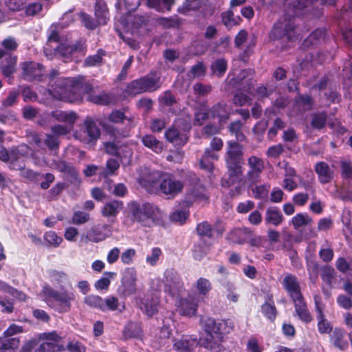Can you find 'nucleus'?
I'll return each mask as SVG.
<instances>
[{
    "label": "nucleus",
    "mask_w": 352,
    "mask_h": 352,
    "mask_svg": "<svg viewBox=\"0 0 352 352\" xmlns=\"http://www.w3.org/2000/svg\"><path fill=\"white\" fill-rule=\"evenodd\" d=\"M199 302V296L189 294L176 302L177 310L180 315L191 317L196 314Z\"/></svg>",
    "instance_id": "9b49d317"
},
{
    "label": "nucleus",
    "mask_w": 352,
    "mask_h": 352,
    "mask_svg": "<svg viewBox=\"0 0 352 352\" xmlns=\"http://www.w3.org/2000/svg\"><path fill=\"white\" fill-rule=\"evenodd\" d=\"M124 306L119 302L118 299L113 296L107 297L102 300V311H122Z\"/></svg>",
    "instance_id": "7c9ffc66"
},
{
    "label": "nucleus",
    "mask_w": 352,
    "mask_h": 352,
    "mask_svg": "<svg viewBox=\"0 0 352 352\" xmlns=\"http://www.w3.org/2000/svg\"><path fill=\"white\" fill-rule=\"evenodd\" d=\"M140 182L148 190H160L162 194L170 197L177 196L184 188V184L173 175H162L158 171L149 173L146 177L141 179Z\"/></svg>",
    "instance_id": "f257e3e1"
},
{
    "label": "nucleus",
    "mask_w": 352,
    "mask_h": 352,
    "mask_svg": "<svg viewBox=\"0 0 352 352\" xmlns=\"http://www.w3.org/2000/svg\"><path fill=\"white\" fill-rule=\"evenodd\" d=\"M44 239L50 245L54 247H58L63 241L62 237L58 236L53 231L46 232Z\"/></svg>",
    "instance_id": "680f3d73"
},
{
    "label": "nucleus",
    "mask_w": 352,
    "mask_h": 352,
    "mask_svg": "<svg viewBox=\"0 0 352 352\" xmlns=\"http://www.w3.org/2000/svg\"><path fill=\"white\" fill-rule=\"evenodd\" d=\"M283 284L293 300L302 297L299 283L295 276L286 274L283 278Z\"/></svg>",
    "instance_id": "6ab92c4d"
},
{
    "label": "nucleus",
    "mask_w": 352,
    "mask_h": 352,
    "mask_svg": "<svg viewBox=\"0 0 352 352\" xmlns=\"http://www.w3.org/2000/svg\"><path fill=\"white\" fill-rule=\"evenodd\" d=\"M159 303V293L155 292L151 295H147L144 298L140 299L139 307L144 314L148 317H151L157 312Z\"/></svg>",
    "instance_id": "2eb2a0df"
},
{
    "label": "nucleus",
    "mask_w": 352,
    "mask_h": 352,
    "mask_svg": "<svg viewBox=\"0 0 352 352\" xmlns=\"http://www.w3.org/2000/svg\"><path fill=\"white\" fill-rule=\"evenodd\" d=\"M102 300L103 298L99 296L89 295L85 298L84 302L88 306L102 311Z\"/></svg>",
    "instance_id": "8fccbe9b"
},
{
    "label": "nucleus",
    "mask_w": 352,
    "mask_h": 352,
    "mask_svg": "<svg viewBox=\"0 0 352 352\" xmlns=\"http://www.w3.org/2000/svg\"><path fill=\"white\" fill-rule=\"evenodd\" d=\"M199 0H186L183 6L178 8V12L182 14H187L191 10L199 8Z\"/></svg>",
    "instance_id": "3c124183"
},
{
    "label": "nucleus",
    "mask_w": 352,
    "mask_h": 352,
    "mask_svg": "<svg viewBox=\"0 0 352 352\" xmlns=\"http://www.w3.org/2000/svg\"><path fill=\"white\" fill-rule=\"evenodd\" d=\"M95 15L99 24L104 25L109 20V12L106 3L102 1H98L96 3Z\"/></svg>",
    "instance_id": "72a5a7b5"
},
{
    "label": "nucleus",
    "mask_w": 352,
    "mask_h": 352,
    "mask_svg": "<svg viewBox=\"0 0 352 352\" xmlns=\"http://www.w3.org/2000/svg\"><path fill=\"white\" fill-rule=\"evenodd\" d=\"M283 220L284 217L279 208L275 206H270L267 208L265 215L266 223L278 226L283 223Z\"/></svg>",
    "instance_id": "412c9836"
},
{
    "label": "nucleus",
    "mask_w": 352,
    "mask_h": 352,
    "mask_svg": "<svg viewBox=\"0 0 352 352\" xmlns=\"http://www.w3.org/2000/svg\"><path fill=\"white\" fill-rule=\"evenodd\" d=\"M311 222V218L307 213H298L292 219V223L295 229L309 226Z\"/></svg>",
    "instance_id": "4c0bfd02"
},
{
    "label": "nucleus",
    "mask_w": 352,
    "mask_h": 352,
    "mask_svg": "<svg viewBox=\"0 0 352 352\" xmlns=\"http://www.w3.org/2000/svg\"><path fill=\"white\" fill-rule=\"evenodd\" d=\"M317 319L318 320V330L321 333H329L331 332L332 327L330 324L324 320L323 314L317 315Z\"/></svg>",
    "instance_id": "0e129e2a"
},
{
    "label": "nucleus",
    "mask_w": 352,
    "mask_h": 352,
    "mask_svg": "<svg viewBox=\"0 0 352 352\" xmlns=\"http://www.w3.org/2000/svg\"><path fill=\"white\" fill-rule=\"evenodd\" d=\"M145 4L150 8L158 12L170 11L174 4V0H144Z\"/></svg>",
    "instance_id": "c85d7f7f"
},
{
    "label": "nucleus",
    "mask_w": 352,
    "mask_h": 352,
    "mask_svg": "<svg viewBox=\"0 0 352 352\" xmlns=\"http://www.w3.org/2000/svg\"><path fill=\"white\" fill-rule=\"evenodd\" d=\"M123 208V203L120 201H111L104 205L101 213L104 217H116Z\"/></svg>",
    "instance_id": "a878e982"
},
{
    "label": "nucleus",
    "mask_w": 352,
    "mask_h": 352,
    "mask_svg": "<svg viewBox=\"0 0 352 352\" xmlns=\"http://www.w3.org/2000/svg\"><path fill=\"white\" fill-rule=\"evenodd\" d=\"M296 107L299 111H305L311 109L312 99L308 95H299L296 98Z\"/></svg>",
    "instance_id": "ea45409f"
},
{
    "label": "nucleus",
    "mask_w": 352,
    "mask_h": 352,
    "mask_svg": "<svg viewBox=\"0 0 352 352\" xmlns=\"http://www.w3.org/2000/svg\"><path fill=\"white\" fill-rule=\"evenodd\" d=\"M41 295L49 307L59 313L69 311L71 309V302L76 298L74 292H58L49 285H45L43 287Z\"/></svg>",
    "instance_id": "423d86ee"
},
{
    "label": "nucleus",
    "mask_w": 352,
    "mask_h": 352,
    "mask_svg": "<svg viewBox=\"0 0 352 352\" xmlns=\"http://www.w3.org/2000/svg\"><path fill=\"white\" fill-rule=\"evenodd\" d=\"M212 116L219 119V122H226L228 118V113L226 109V104L224 103H218L211 109Z\"/></svg>",
    "instance_id": "58836bf2"
},
{
    "label": "nucleus",
    "mask_w": 352,
    "mask_h": 352,
    "mask_svg": "<svg viewBox=\"0 0 352 352\" xmlns=\"http://www.w3.org/2000/svg\"><path fill=\"white\" fill-rule=\"evenodd\" d=\"M344 333L340 329H336L332 335V341L335 346L340 348V349H344L346 348L348 344L347 342L343 340Z\"/></svg>",
    "instance_id": "09e8293b"
},
{
    "label": "nucleus",
    "mask_w": 352,
    "mask_h": 352,
    "mask_svg": "<svg viewBox=\"0 0 352 352\" xmlns=\"http://www.w3.org/2000/svg\"><path fill=\"white\" fill-rule=\"evenodd\" d=\"M270 36L274 40L292 41L295 37V27L290 19H280L274 26Z\"/></svg>",
    "instance_id": "6e6552de"
},
{
    "label": "nucleus",
    "mask_w": 352,
    "mask_h": 352,
    "mask_svg": "<svg viewBox=\"0 0 352 352\" xmlns=\"http://www.w3.org/2000/svg\"><path fill=\"white\" fill-rule=\"evenodd\" d=\"M248 164L250 167L248 173L249 179L252 182H258L264 169V162L256 156H251L248 160Z\"/></svg>",
    "instance_id": "a211bd4d"
},
{
    "label": "nucleus",
    "mask_w": 352,
    "mask_h": 352,
    "mask_svg": "<svg viewBox=\"0 0 352 352\" xmlns=\"http://www.w3.org/2000/svg\"><path fill=\"white\" fill-rule=\"evenodd\" d=\"M107 120L114 124L122 123L124 120L130 122V120L124 114V113L118 110L113 111L108 116Z\"/></svg>",
    "instance_id": "4d7b16f0"
},
{
    "label": "nucleus",
    "mask_w": 352,
    "mask_h": 352,
    "mask_svg": "<svg viewBox=\"0 0 352 352\" xmlns=\"http://www.w3.org/2000/svg\"><path fill=\"white\" fill-rule=\"evenodd\" d=\"M326 121L327 114L325 113H317L313 115L311 124L316 129H321L324 127Z\"/></svg>",
    "instance_id": "de8ad7c7"
},
{
    "label": "nucleus",
    "mask_w": 352,
    "mask_h": 352,
    "mask_svg": "<svg viewBox=\"0 0 352 352\" xmlns=\"http://www.w3.org/2000/svg\"><path fill=\"white\" fill-rule=\"evenodd\" d=\"M43 342L41 344L38 352H63L58 349L56 342L59 336L55 333H45L41 336Z\"/></svg>",
    "instance_id": "dca6fc26"
},
{
    "label": "nucleus",
    "mask_w": 352,
    "mask_h": 352,
    "mask_svg": "<svg viewBox=\"0 0 352 352\" xmlns=\"http://www.w3.org/2000/svg\"><path fill=\"white\" fill-rule=\"evenodd\" d=\"M129 213L134 221L143 226H151V223H157L162 219V212L157 206L150 203L139 204L132 201L128 205Z\"/></svg>",
    "instance_id": "39448f33"
},
{
    "label": "nucleus",
    "mask_w": 352,
    "mask_h": 352,
    "mask_svg": "<svg viewBox=\"0 0 352 352\" xmlns=\"http://www.w3.org/2000/svg\"><path fill=\"white\" fill-rule=\"evenodd\" d=\"M335 0H321L322 3L332 4ZM313 3V0H296L292 8H289L287 14L289 16H298L303 12V9L308 8Z\"/></svg>",
    "instance_id": "aec40b11"
},
{
    "label": "nucleus",
    "mask_w": 352,
    "mask_h": 352,
    "mask_svg": "<svg viewBox=\"0 0 352 352\" xmlns=\"http://www.w3.org/2000/svg\"><path fill=\"white\" fill-rule=\"evenodd\" d=\"M103 55L104 53L102 50L98 51L96 54L88 56L85 60V65L88 67H95L100 65Z\"/></svg>",
    "instance_id": "13d9d810"
},
{
    "label": "nucleus",
    "mask_w": 352,
    "mask_h": 352,
    "mask_svg": "<svg viewBox=\"0 0 352 352\" xmlns=\"http://www.w3.org/2000/svg\"><path fill=\"white\" fill-rule=\"evenodd\" d=\"M296 312L297 313L298 317L304 322H309L311 320V317L307 309V307L305 303L303 301L302 297L293 300Z\"/></svg>",
    "instance_id": "473e14b6"
},
{
    "label": "nucleus",
    "mask_w": 352,
    "mask_h": 352,
    "mask_svg": "<svg viewBox=\"0 0 352 352\" xmlns=\"http://www.w3.org/2000/svg\"><path fill=\"white\" fill-rule=\"evenodd\" d=\"M142 331V328L139 324L129 322L124 328V335L126 338H136L141 336Z\"/></svg>",
    "instance_id": "a19ab883"
},
{
    "label": "nucleus",
    "mask_w": 352,
    "mask_h": 352,
    "mask_svg": "<svg viewBox=\"0 0 352 352\" xmlns=\"http://www.w3.org/2000/svg\"><path fill=\"white\" fill-rule=\"evenodd\" d=\"M315 170L318 175L320 182L322 184L329 182L333 178V171L325 162H320L317 163L315 165Z\"/></svg>",
    "instance_id": "393cba45"
},
{
    "label": "nucleus",
    "mask_w": 352,
    "mask_h": 352,
    "mask_svg": "<svg viewBox=\"0 0 352 352\" xmlns=\"http://www.w3.org/2000/svg\"><path fill=\"white\" fill-rule=\"evenodd\" d=\"M136 255V251L133 248L126 249L120 255L121 261L125 265H130L133 263Z\"/></svg>",
    "instance_id": "69168bd1"
},
{
    "label": "nucleus",
    "mask_w": 352,
    "mask_h": 352,
    "mask_svg": "<svg viewBox=\"0 0 352 352\" xmlns=\"http://www.w3.org/2000/svg\"><path fill=\"white\" fill-rule=\"evenodd\" d=\"M133 156V148L126 144L119 145L118 157L123 163H129Z\"/></svg>",
    "instance_id": "49530a36"
},
{
    "label": "nucleus",
    "mask_w": 352,
    "mask_h": 352,
    "mask_svg": "<svg viewBox=\"0 0 352 352\" xmlns=\"http://www.w3.org/2000/svg\"><path fill=\"white\" fill-rule=\"evenodd\" d=\"M162 250L159 248H153L146 258V262L151 266H155L162 256Z\"/></svg>",
    "instance_id": "5fc2aeb1"
},
{
    "label": "nucleus",
    "mask_w": 352,
    "mask_h": 352,
    "mask_svg": "<svg viewBox=\"0 0 352 352\" xmlns=\"http://www.w3.org/2000/svg\"><path fill=\"white\" fill-rule=\"evenodd\" d=\"M145 91H154L161 87L160 74L156 72H151L142 78Z\"/></svg>",
    "instance_id": "5701e85b"
},
{
    "label": "nucleus",
    "mask_w": 352,
    "mask_h": 352,
    "mask_svg": "<svg viewBox=\"0 0 352 352\" xmlns=\"http://www.w3.org/2000/svg\"><path fill=\"white\" fill-rule=\"evenodd\" d=\"M23 76L31 79L41 75L42 67L39 63L34 62H25L22 64Z\"/></svg>",
    "instance_id": "bb28decb"
},
{
    "label": "nucleus",
    "mask_w": 352,
    "mask_h": 352,
    "mask_svg": "<svg viewBox=\"0 0 352 352\" xmlns=\"http://www.w3.org/2000/svg\"><path fill=\"white\" fill-rule=\"evenodd\" d=\"M248 229L235 228L233 229L228 235V239L236 243H243L248 237Z\"/></svg>",
    "instance_id": "c9c22d12"
},
{
    "label": "nucleus",
    "mask_w": 352,
    "mask_h": 352,
    "mask_svg": "<svg viewBox=\"0 0 352 352\" xmlns=\"http://www.w3.org/2000/svg\"><path fill=\"white\" fill-rule=\"evenodd\" d=\"M16 63V56L10 55L2 63L1 66L3 74L9 77L15 72V66Z\"/></svg>",
    "instance_id": "e433bc0d"
},
{
    "label": "nucleus",
    "mask_w": 352,
    "mask_h": 352,
    "mask_svg": "<svg viewBox=\"0 0 352 352\" xmlns=\"http://www.w3.org/2000/svg\"><path fill=\"white\" fill-rule=\"evenodd\" d=\"M227 69V62L223 59L217 60L212 65V70L214 74L220 76L223 75Z\"/></svg>",
    "instance_id": "6e6d98bb"
},
{
    "label": "nucleus",
    "mask_w": 352,
    "mask_h": 352,
    "mask_svg": "<svg viewBox=\"0 0 352 352\" xmlns=\"http://www.w3.org/2000/svg\"><path fill=\"white\" fill-rule=\"evenodd\" d=\"M204 330L208 334L206 339L201 340V344L207 349L212 350V352H220L222 346L212 341V334L221 336L230 333L234 324L228 320H216L212 318H202L200 321Z\"/></svg>",
    "instance_id": "7ed1b4c3"
},
{
    "label": "nucleus",
    "mask_w": 352,
    "mask_h": 352,
    "mask_svg": "<svg viewBox=\"0 0 352 352\" xmlns=\"http://www.w3.org/2000/svg\"><path fill=\"white\" fill-rule=\"evenodd\" d=\"M52 116L56 121L63 122L65 124L72 126L76 120V115L74 112L63 111L61 110H56L52 112Z\"/></svg>",
    "instance_id": "cd10ccee"
},
{
    "label": "nucleus",
    "mask_w": 352,
    "mask_h": 352,
    "mask_svg": "<svg viewBox=\"0 0 352 352\" xmlns=\"http://www.w3.org/2000/svg\"><path fill=\"white\" fill-rule=\"evenodd\" d=\"M89 220V214L81 211H77L74 213L72 219V223L76 225H80L87 222Z\"/></svg>",
    "instance_id": "774afa93"
},
{
    "label": "nucleus",
    "mask_w": 352,
    "mask_h": 352,
    "mask_svg": "<svg viewBox=\"0 0 352 352\" xmlns=\"http://www.w3.org/2000/svg\"><path fill=\"white\" fill-rule=\"evenodd\" d=\"M208 252V248L205 245L204 243H199L194 245L192 250V254L194 258L196 260L200 261L202 259Z\"/></svg>",
    "instance_id": "bf43d9fd"
},
{
    "label": "nucleus",
    "mask_w": 352,
    "mask_h": 352,
    "mask_svg": "<svg viewBox=\"0 0 352 352\" xmlns=\"http://www.w3.org/2000/svg\"><path fill=\"white\" fill-rule=\"evenodd\" d=\"M131 18V16H129V19L126 21L122 19V16H120V23L124 28H128L129 21L133 23L132 25L134 28L141 27L142 25L146 24L148 21V18L144 16H135L133 19Z\"/></svg>",
    "instance_id": "c03bdc74"
},
{
    "label": "nucleus",
    "mask_w": 352,
    "mask_h": 352,
    "mask_svg": "<svg viewBox=\"0 0 352 352\" xmlns=\"http://www.w3.org/2000/svg\"><path fill=\"white\" fill-rule=\"evenodd\" d=\"M164 291L166 293L174 296L182 287L180 276L174 269H167L164 272Z\"/></svg>",
    "instance_id": "ddd939ff"
},
{
    "label": "nucleus",
    "mask_w": 352,
    "mask_h": 352,
    "mask_svg": "<svg viewBox=\"0 0 352 352\" xmlns=\"http://www.w3.org/2000/svg\"><path fill=\"white\" fill-rule=\"evenodd\" d=\"M188 177L191 180L192 187L189 190V195L192 196L194 201L199 202H207L209 195L206 188L199 184V179L195 173H190Z\"/></svg>",
    "instance_id": "4468645a"
},
{
    "label": "nucleus",
    "mask_w": 352,
    "mask_h": 352,
    "mask_svg": "<svg viewBox=\"0 0 352 352\" xmlns=\"http://www.w3.org/2000/svg\"><path fill=\"white\" fill-rule=\"evenodd\" d=\"M325 36V30L323 29H317L314 31L305 41L309 42L311 45L317 44L320 41L323 40Z\"/></svg>",
    "instance_id": "052dcab7"
},
{
    "label": "nucleus",
    "mask_w": 352,
    "mask_h": 352,
    "mask_svg": "<svg viewBox=\"0 0 352 352\" xmlns=\"http://www.w3.org/2000/svg\"><path fill=\"white\" fill-rule=\"evenodd\" d=\"M112 234V228L107 224L98 225L91 228L82 237L85 242L98 243L105 240Z\"/></svg>",
    "instance_id": "f8f14e48"
},
{
    "label": "nucleus",
    "mask_w": 352,
    "mask_h": 352,
    "mask_svg": "<svg viewBox=\"0 0 352 352\" xmlns=\"http://www.w3.org/2000/svg\"><path fill=\"white\" fill-rule=\"evenodd\" d=\"M51 281L54 284L61 285L68 280L67 275L63 272L53 271L50 273Z\"/></svg>",
    "instance_id": "338daca9"
},
{
    "label": "nucleus",
    "mask_w": 352,
    "mask_h": 352,
    "mask_svg": "<svg viewBox=\"0 0 352 352\" xmlns=\"http://www.w3.org/2000/svg\"><path fill=\"white\" fill-rule=\"evenodd\" d=\"M263 314L270 320H274L276 316V309L274 302L269 299L261 307Z\"/></svg>",
    "instance_id": "37998d69"
},
{
    "label": "nucleus",
    "mask_w": 352,
    "mask_h": 352,
    "mask_svg": "<svg viewBox=\"0 0 352 352\" xmlns=\"http://www.w3.org/2000/svg\"><path fill=\"white\" fill-rule=\"evenodd\" d=\"M142 142L147 148L153 150L157 153H160L163 150V144L152 135H146L142 137Z\"/></svg>",
    "instance_id": "f704fd0d"
},
{
    "label": "nucleus",
    "mask_w": 352,
    "mask_h": 352,
    "mask_svg": "<svg viewBox=\"0 0 352 352\" xmlns=\"http://www.w3.org/2000/svg\"><path fill=\"white\" fill-rule=\"evenodd\" d=\"M137 272L134 267H127L123 272L122 283L125 289V294H132L136 291Z\"/></svg>",
    "instance_id": "f3484780"
},
{
    "label": "nucleus",
    "mask_w": 352,
    "mask_h": 352,
    "mask_svg": "<svg viewBox=\"0 0 352 352\" xmlns=\"http://www.w3.org/2000/svg\"><path fill=\"white\" fill-rule=\"evenodd\" d=\"M181 120H178L165 132L166 139L176 146H182L188 141L187 131L190 129L189 122H186L181 128Z\"/></svg>",
    "instance_id": "9d476101"
},
{
    "label": "nucleus",
    "mask_w": 352,
    "mask_h": 352,
    "mask_svg": "<svg viewBox=\"0 0 352 352\" xmlns=\"http://www.w3.org/2000/svg\"><path fill=\"white\" fill-rule=\"evenodd\" d=\"M218 159V154L210 148H206L199 162L200 168L208 173H212L214 170L212 161L217 160Z\"/></svg>",
    "instance_id": "4be33fe9"
},
{
    "label": "nucleus",
    "mask_w": 352,
    "mask_h": 352,
    "mask_svg": "<svg viewBox=\"0 0 352 352\" xmlns=\"http://www.w3.org/2000/svg\"><path fill=\"white\" fill-rule=\"evenodd\" d=\"M229 181L223 179V185L230 186L241 180L242 165L244 162L243 147L234 141L227 142V150L224 156Z\"/></svg>",
    "instance_id": "f03ea898"
},
{
    "label": "nucleus",
    "mask_w": 352,
    "mask_h": 352,
    "mask_svg": "<svg viewBox=\"0 0 352 352\" xmlns=\"http://www.w3.org/2000/svg\"><path fill=\"white\" fill-rule=\"evenodd\" d=\"M52 90V95L60 100L73 102L84 91V78H59Z\"/></svg>",
    "instance_id": "20e7f679"
},
{
    "label": "nucleus",
    "mask_w": 352,
    "mask_h": 352,
    "mask_svg": "<svg viewBox=\"0 0 352 352\" xmlns=\"http://www.w3.org/2000/svg\"><path fill=\"white\" fill-rule=\"evenodd\" d=\"M144 85L142 78L135 80L127 85L126 92L131 95L146 92L144 87Z\"/></svg>",
    "instance_id": "79ce46f5"
},
{
    "label": "nucleus",
    "mask_w": 352,
    "mask_h": 352,
    "mask_svg": "<svg viewBox=\"0 0 352 352\" xmlns=\"http://www.w3.org/2000/svg\"><path fill=\"white\" fill-rule=\"evenodd\" d=\"M49 32H50L47 38V43L46 44V46L44 47V52L47 58H48L49 59H52L54 47H58L57 45H56V46H52V43H54L57 44L59 36L58 32L55 30V28L52 26L50 28Z\"/></svg>",
    "instance_id": "c756f323"
},
{
    "label": "nucleus",
    "mask_w": 352,
    "mask_h": 352,
    "mask_svg": "<svg viewBox=\"0 0 352 352\" xmlns=\"http://www.w3.org/2000/svg\"><path fill=\"white\" fill-rule=\"evenodd\" d=\"M197 338L186 336L176 341L174 344V348L177 352H193L194 347L197 346Z\"/></svg>",
    "instance_id": "b1692460"
},
{
    "label": "nucleus",
    "mask_w": 352,
    "mask_h": 352,
    "mask_svg": "<svg viewBox=\"0 0 352 352\" xmlns=\"http://www.w3.org/2000/svg\"><path fill=\"white\" fill-rule=\"evenodd\" d=\"M206 67L202 63H199L192 67L188 75L190 78H196L204 76Z\"/></svg>",
    "instance_id": "e2e57ef3"
},
{
    "label": "nucleus",
    "mask_w": 352,
    "mask_h": 352,
    "mask_svg": "<svg viewBox=\"0 0 352 352\" xmlns=\"http://www.w3.org/2000/svg\"><path fill=\"white\" fill-rule=\"evenodd\" d=\"M100 136V129L90 118H87L85 120L84 126L74 133L76 139L87 144L95 142Z\"/></svg>",
    "instance_id": "1a4fd4ad"
},
{
    "label": "nucleus",
    "mask_w": 352,
    "mask_h": 352,
    "mask_svg": "<svg viewBox=\"0 0 352 352\" xmlns=\"http://www.w3.org/2000/svg\"><path fill=\"white\" fill-rule=\"evenodd\" d=\"M195 291L197 292V296L199 300L203 299V297L207 296L212 289V284L210 281L205 278H199L195 285Z\"/></svg>",
    "instance_id": "2f4dec72"
},
{
    "label": "nucleus",
    "mask_w": 352,
    "mask_h": 352,
    "mask_svg": "<svg viewBox=\"0 0 352 352\" xmlns=\"http://www.w3.org/2000/svg\"><path fill=\"white\" fill-rule=\"evenodd\" d=\"M208 118V108L206 104H201L195 113V124L201 125Z\"/></svg>",
    "instance_id": "a18cd8bd"
},
{
    "label": "nucleus",
    "mask_w": 352,
    "mask_h": 352,
    "mask_svg": "<svg viewBox=\"0 0 352 352\" xmlns=\"http://www.w3.org/2000/svg\"><path fill=\"white\" fill-rule=\"evenodd\" d=\"M270 186L269 185H260L252 188V195L256 199L267 197Z\"/></svg>",
    "instance_id": "864d4df0"
},
{
    "label": "nucleus",
    "mask_w": 352,
    "mask_h": 352,
    "mask_svg": "<svg viewBox=\"0 0 352 352\" xmlns=\"http://www.w3.org/2000/svg\"><path fill=\"white\" fill-rule=\"evenodd\" d=\"M85 47L84 43L81 41L77 42L73 45H67L62 43L56 47H54L52 58L54 56H58L64 61H68L73 59H78L85 54Z\"/></svg>",
    "instance_id": "0eeeda50"
},
{
    "label": "nucleus",
    "mask_w": 352,
    "mask_h": 352,
    "mask_svg": "<svg viewBox=\"0 0 352 352\" xmlns=\"http://www.w3.org/2000/svg\"><path fill=\"white\" fill-rule=\"evenodd\" d=\"M246 350L248 352H262L263 346L260 343L258 339L255 337H251L247 341Z\"/></svg>",
    "instance_id": "603ef678"
}]
</instances>
